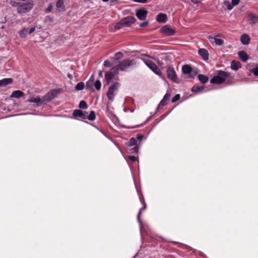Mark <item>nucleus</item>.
Segmentation results:
<instances>
[{"mask_svg":"<svg viewBox=\"0 0 258 258\" xmlns=\"http://www.w3.org/2000/svg\"><path fill=\"white\" fill-rule=\"evenodd\" d=\"M8 2L16 8L17 13L20 15L29 12L34 7L33 0H8Z\"/></svg>","mask_w":258,"mask_h":258,"instance_id":"obj_1","label":"nucleus"},{"mask_svg":"<svg viewBox=\"0 0 258 258\" xmlns=\"http://www.w3.org/2000/svg\"><path fill=\"white\" fill-rule=\"evenodd\" d=\"M231 78L232 77L229 73L224 71L219 70L217 71V75L214 76L210 81L212 84H221L225 82L227 78Z\"/></svg>","mask_w":258,"mask_h":258,"instance_id":"obj_2","label":"nucleus"},{"mask_svg":"<svg viewBox=\"0 0 258 258\" xmlns=\"http://www.w3.org/2000/svg\"><path fill=\"white\" fill-rule=\"evenodd\" d=\"M134 60L124 59L120 61L116 67V73H118V71H125L130 67L135 64Z\"/></svg>","mask_w":258,"mask_h":258,"instance_id":"obj_3","label":"nucleus"},{"mask_svg":"<svg viewBox=\"0 0 258 258\" xmlns=\"http://www.w3.org/2000/svg\"><path fill=\"white\" fill-rule=\"evenodd\" d=\"M120 84L117 82L113 83L108 89L107 96L110 101H113L115 96V92L117 91Z\"/></svg>","mask_w":258,"mask_h":258,"instance_id":"obj_4","label":"nucleus"},{"mask_svg":"<svg viewBox=\"0 0 258 258\" xmlns=\"http://www.w3.org/2000/svg\"><path fill=\"white\" fill-rule=\"evenodd\" d=\"M144 62L154 73L158 76H161L162 73L160 70L152 60L147 59L144 60Z\"/></svg>","mask_w":258,"mask_h":258,"instance_id":"obj_5","label":"nucleus"},{"mask_svg":"<svg viewBox=\"0 0 258 258\" xmlns=\"http://www.w3.org/2000/svg\"><path fill=\"white\" fill-rule=\"evenodd\" d=\"M58 91L56 90H52L44 95L42 99L44 100V103L49 102L53 99L58 94Z\"/></svg>","mask_w":258,"mask_h":258,"instance_id":"obj_6","label":"nucleus"},{"mask_svg":"<svg viewBox=\"0 0 258 258\" xmlns=\"http://www.w3.org/2000/svg\"><path fill=\"white\" fill-rule=\"evenodd\" d=\"M168 78L173 82L177 83V77L174 69L172 67H169L166 71Z\"/></svg>","mask_w":258,"mask_h":258,"instance_id":"obj_7","label":"nucleus"},{"mask_svg":"<svg viewBox=\"0 0 258 258\" xmlns=\"http://www.w3.org/2000/svg\"><path fill=\"white\" fill-rule=\"evenodd\" d=\"M161 32L166 36H172L175 33V30L168 25H165L162 27Z\"/></svg>","mask_w":258,"mask_h":258,"instance_id":"obj_8","label":"nucleus"},{"mask_svg":"<svg viewBox=\"0 0 258 258\" xmlns=\"http://www.w3.org/2000/svg\"><path fill=\"white\" fill-rule=\"evenodd\" d=\"M136 16L140 20H144L147 15V11L145 9H141L136 10Z\"/></svg>","mask_w":258,"mask_h":258,"instance_id":"obj_9","label":"nucleus"},{"mask_svg":"<svg viewBox=\"0 0 258 258\" xmlns=\"http://www.w3.org/2000/svg\"><path fill=\"white\" fill-rule=\"evenodd\" d=\"M136 19L132 16H128L121 20V24L124 26H130L131 24L134 23Z\"/></svg>","mask_w":258,"mask_h":258,"instance_id":"obj_10","label":"nucleus"},{"mask_svg":"<svg viewBox=\"0 0 258 258\" xmlns=\"http://www.w3.org/2000/svg\"><path fill=\"white\" fill-rule=\"evenodd\" d=\"M247 21L249 24H254L258 22V16L253 13H249L247 16Z\"/></svg>","mask_w":258,"mask_h":258,"instance_id":"obj_11","label":"nucleus"},{"mask_svg":"<svg viewBox=\"0 0 258 258\" xmlns=\"http://www.w3.org/2000/svg\"><path fill=\"white\" fill-rule=\"evenodd\" d=\"M73 114L76 117H79L82 119H86L87 117V112H83L79 109L75 110Z\"/></svg>","mask_w":258,"mask_h":258,"instance_id":"obj_12","label":"nucleus"},{"mask_svg":"<svg viewBox=\"0 0 258 258\" xmlns=\"http://www.w3.org/2000/svg\"><path fill=\"white\" fill-rule=\"evenodd\" d=\"M27 101L29 102H33V103H35L37 104V106H40L43 103H44V100H43L42 98H41L40 97H30L28 100Z\"/></svg>","mask_w":258,"mask_h":258,"instance_id":"obj_13","label":"nucleus"},{"mask_svg":"<svg viewBox=\"0 0 258 258\" xmlns=\"http://www.w3.org/2000/svg\"><path fill=\"white\" fill-rule=\"evenodd\" d=\"M250 41V38L248 35L243 34L241 36L240 41L243 45H248Z\"/></svg>","mask_w":258,"mask_h":258,"instance_id":"obj_14","label":"nucleus"},{"mask_svg":"<svg viewBox=\"0 0 258 258\" xmlns=\"http://www.w3.org/2000/svg\"><path fill=\"white\" fill-rule=\"evenodd\" d=\"M239 2L240 0H232V5L228 1H224V4L228 10H231L232 9L233 7L237 5Z\"/></svg>","mask_w":258,"mask_h":258,"instance_id":"obj_15","label":"nucleus"},{"mask_svg":"<svg viewBox=\"0 0 258 258\" xmlns=\"http://www.w3.org/2000/svg\"><path fill=\"white\" fill-rule=\"evenodd\" d=\"M115 74L113 72H107L105 74V78L106 80L107 84H109L112 79L114 77Z\"/></svg>","mask_w":258,"mask_h":258,"instance_id":"obj_16","label":"nucleus"},{"mask_svg":"<svg viewBox=\"0 0 258 258\" xmlns=\"http://www.w3.org/2000/svg\"><path fill=\"white\" fill-rule=\"evenodd\" d=\"M209 39L211 43L215 42L217 45H222L224 43L223 40L221 39L213 37L212 36H209Z\"/></svg>","mask_w":258,"mask_h":258,"instance_id":"obj_17","label":"nucleus"},{"mask_svg":"<svg viewBox=\"0 0 258 258\" xmlns=\"http://www.w3.org/2000/svg\"><path fill=\"white\" fill-rule=\"evenodd\" d=\"M199 53L204 60H207L208 59L209 54L206 49L204 48L200 49L199 50Z\"/></svg>","mask_w":258,"mask_h":258,"instance_id":"obj_18","label":"nucleus"},{"mask_svg":"<svg viewBox=\"0 0 258 258\" xmlns=\"http://www.w3.org/2000/svg\"><path fill=\"white\" fill-rule=\"evenodd\" d=\"M13 80L11 78H5L0 80V87H5L12 83Z\"/></svg>","mask_w":258,"mask_h":258,"instance_id":"obj_19","label":"nucleus"},{"mask_svg":"<svg viewBox=\"0 0 258 258\" xmlns=\"http://www.w3.org/2000/svg\"><path fill=\"white\" fill-rule=\"evenodd\" d=\"M167 19V16L163 13H160L157 16L156 20L158 22L161 23H164Z\"/></svg>","mask_w":258,"mask_h":258,"instance_id":"obj_20","label":"nucleus"},{"mask_svg":"<svg viewBox=\"0 0 258 258\" xmlns=\"http://www.w3.org/2000/svg\"><path fill=\"white\" fill-rule=\"evenodd\" d=\"M238 56L240 59L243 62H246L248 58V56L247 53L244 51H240L238 52Z\"/></svg>","mask_w":258,"mask_h":258,"instance_id":"obj_21","label":"nucleus"},{"mask_svg":"<svg viewBox=\"0 0 258 258\" xmlns=\"http://www.w3.org/2000/svg\"><path fill=\"white\" fill-rule=\"evenodd\" d=\"M56 6L59 11H64L65 9V7L64 5L63 0H58L56 4Z\"/></svg>","mask_w":258,"mask_h":258,"instance_id":"obj_22","label":"nucleus"},{"mask_svg":"<svg viewBox=\"0 0 258 258\" xmlns=\"http://www.w3.org/2000/svg\"><path fill=\"white\" fill-rule=\"evenodd\" d=\"M182 71L183 74H189L192 71V69L190 67V66L187 64H185L183 66L182 68Z\"/></svg>","mask_w":258,"mask_h":258,"instance_id":"obj_23","label":"nucleus"},{"mask_svg":"<svg viewBox=\"0 0 258 258\" xmlns=\"http://www.w3.org/2000/svg\"><path fill=\"white\" fill-rule=\"evenodd\" d=\"M232 70L237 71L241 68V64L239 62L236 61H232L231 64Z\"/></svg>","mask_w":258,"mask_h":258,"instance_id":"obj_24","label":"nucleus"},{"mask_svg":"<svg viewBox=\"0 0 258 258\" xmlns=\"http://www.w3.org/2000/svg\"><path fill=\"white\" fill-rule=\"evenodd\" d=\"M24 95V93L19 90L14 91L11 95V97L19 98Z\"/></svg>","mask_w":258,"mask_h":258,"instance_id":"obj_25","label":"nucleus"},{"mask_svg":"<svg viewBox=\"0 0 258 258\" xmlns=\"http://www.w3.org/2000/svg\"><path fill=\"white\" fill-rule=\"evenodd\" d=\"M198 79L200 82L203 84H205L208 81V77L205 75L199 74L198 75Z\"/></svg>","mask_w":258,"mask_h":258,"instance_id":"obj_26","label":"nucleus"},{"mask_svg":"<svg viewBox=\"0 0 258 258\" xmlns=\"http://www.w3.org/2000/svg\"><path fill=\"white\" fill-rule=\"evenodd\" d=\"M204 89V87L199 86H194L191 88V91L192 92H198L202 91Z\"/></svg>","mask_w":258,"mask_h":258,"instance_id":"obj_27","label":"nucleus"},{"mask_svg":"<svg viewBox=\"0 0 258 258\" xmlns=\"http://www.w3.org/2000/svg\"><path fill=\"white\" fill-rule=\"evenodd\" d=\"M96 115L95 112L94 111H91L89 114V115L87 114V118L89 120L93 121L95 119Z\"/></svg>","mask_w":258,"mask_h":258,"instance_id":"obj_28","label":"nucleus"},{"mask_svg":"<svg viewBox=\"0 0 258 258\" xmlns=\"http://www.w3.org/2000/svg\"><path fill=\"white\" fill-rule=\"evenodd\" d=\"M28 33V28H25L21 31L19 33V35L21 37H25Z\"/></svg>","mask_w":258,"mask_h":258,"instance_id":"obj_29","label":"nucleus"},{"mask_svg":"<svg viewBox=\"0 0 258 258\" xmlns=\"http://www.w3.org/2000/svg\"><path fill=\"white\" fill-rule=\"evenodd\" d=\"M84 83L83 82H80L76 85L75 88L77 90H82L84 88Z\"/></svg>","mask_w":258,"mask_h":258,"instance_id":"obj_30","label":"nucleus"},{"mask_svg":"<svg viewBox=\"0 0 258 258\" xmlns=\"http://www.w3.org/2000/svg\"><path fill=\"white\" fill-rule=\"evenodd\" d=\"M253 66H254V67L250 70V71L252 72L254 75L258 76V64H254Z\"/></svg>","mask_w":258,"mask_h":258,"instance_id":"obj_31","label":"nucleus"},{"mask_svg":"<svg viewBox=\"0 0 258 258\" xmlns=\"http://www.w3.org/2000/svg\"><path fill=\"white\" fill-rule=\"evenodd\" d=\"M94 86V83L92 80H89L86 85V88L87 89H91L93 88V86Z\"/></svg>","mask_w":258,"mask_h":258,"instance_id":"obj_32","label":"nucleus"},{"mask_svg":"<svg viewBox=\"0 0 258 258\" xmlns=\"http://www.w3.org/2000/svg\"><path fill=\"white\" fill-rule=\"evenodd\" d=\"M88 106L86 103V102L82 100L79 103V107L81 109H86L87 108Z\"/></svg>","mask_w":258,"mask_h":258,"instance_id":"obj_33","label":"nucleus"},{"mask_svg":"<svg viewBox=\"0 0 258 258\" xmlns=\"http://www.w3.org/2000/svg\"><path fill=\"white\" fill-rule=\"evenodd\" d=\"M94 85L95 86L96 89L97 90H100L101 87V83L99 80H97L95 83H94Z\"/></svg>","mask_w":258,"mask_h":258,"instance_id":"obj_34","label":"nucleus"},{"mask_svg":"<svg viewBox=\"0 0 258 258\" xmlns=\"http://www.w3.org/2000/svg\"><path fill=\"white\" fill-rule=\"evenodd\" d=\"M123 26H124L123 25V24H121V20L120 21L119 23H117L115 25L114 28H115V29L118 30V29H120Z\"/></svg>","mask_w":258,"mask_h":258,"instance_id":"obj_35","label":"nucleus"},{"mask_svg":"<svg viewBox=\"0 0 258 258\" xmlns=\"http://www.w3.org/2000/svg\"><path fill=\"white\" fill-rule=\"evenodd\" d=\"M180 95L176 94L172 99V102L174 103L177 101H178L180 99Z\"/></svg>","mask_w":258,"mask_h":258,"instance_id":"obj_36","label":"nucleus"},{"mask_svg":"<svg viewBox=\"0 0 258 258\" xmlns=\"http://www.w3.org/2000/svg\"><path fill=\"white\" fill-rule=\"evenodd\" d=\"M166 101L165 100H164L163 99L160 101L159 105H158V108H160L161 107H162V106H165L166 104Z\"/></svg>","mask_w":258,"mask_h":258,"instance_id":"obj_37","label":"nucleus"},{"mask_svg":"<svg viewBox=\"0 0 258 258\" xmlns=\"http://www.w3.org/2000/svg\"><path fill=\"white\" fill-rule=\"evenodd\" d=\"M170 96H171V94L170 93H167L164 95V96L163 99L167 102V100L170 98Z\"/></svg>","mask_w":258,"mask_h":258,"instance_id":"obj_38","label":"nucleus"},{"mask_svg":"<svg viewBox=\"0 0 258 258\" xmlns=\"http://www.w3.org/2000/svg\"><path fill=\"white\" fill-rule=\"evenodd\" d=\"M115 56L117 59H119L122 57L123 54L121 52H119L115 53Z\"/></svg>","mask_w":258,"mask_h":258,"instance_id":"obj_39","label":"nucleus"},{"mask_svg":"<svg viewBox=\"0 0 258 258\" xmlns=\"http://www.w3.org/2000/svg\"><path fill=\"white\" fill-rule=\"evenodd\" d=\"M104 66L105 67H108L111 66V63L108 60H105L104 62Z\"/></svg>","mask_w":258,"mask_h":258,"instance_id":"obj_40","label":"nucleus"},{"mask_svg":"<svg viewBox=\"0 0 258 258\" xmlns=\"http://www.w3.org/2000/svg\"><path fill=\"white\" fill-rule=\"evenodd\" d=\"M130 145L131 146H133V145H135L136 144V141L135 139H134V138H132L131 140H130Z\"/></svg>","mask_w":258,"mask_h":258,"instance_id":"obj_41","label":"nucleus"},{"mask_svg":"<svg viewBox=\"0 0 258 258\" xmlns=\"http://www.w3.org/2000/svg\"><path fill=\"white\" fill-rule=\"evenodd\" d=\"M148 24V22H144L143 23H142L140 24V26L141 27H145L146 26H147Z\"/></svg>","mask_w":258,"mask_h":258,"instance_id":"obj_42","label":"nucleus"},{"mask_svg":"<svg viewBox=\"0 0 258 258\" xmlns=\"http://www.w3.org/2000/svg\"><path fill=\"white\" fill-rule=\"evenodd\" d=\"M128 158L132 162H135L136 161V157L134 156H130Z\"/></svg>","mask_w":258,"mask_h":258,"instance_id":"obj_43","label":"nucleus"},{"mask_svg":"<svg viewBox=\"0 0 258 258\" xmlns=\"http://www.w3.org/2000/svg\"><path fill=\"white\" fill-rule=\"evenodd\" d=\"M134 2L140 3H146L147 0H133Z\"/></svg>","mask_w":258,"mask_h":258,"instance_id":"obj_44","label":"nucleus"},{"mask_svg":"<svg viewBox=\"0 0 258 258\" xmlns=\"http://www.w3.org/2000/svg\"><path fill=\"white\" fill-rule=\"evenodd\" d=\"M35 29L34 27L31 28V29H28V33L29 34H31L33 33L35 31Z\"/></svg>","mask_w":258,"mask_h":258,"instance_id":"obj_45","label":"nucleus"},{"mask_svg":"<svg viewBox=\"0 0 258 258\" xmlns=\"http://www.w3.org/2000/svg\"><path fill=\"white\" fill-rule=\"evenodd\" d=\"M202 0H191V1L195 3V4H198L200 3Z\"/></svg>","mask_w":258,"mask_h":258,"instance_id":"obj_46","label":"nucleus"},{"mask_svg":"<svg viewBox=\"0 0 258 258\" xmlns=\"http://www.w3.org/2000/svg\"><path fill=\"white\" fill-rule=\"evenodd\" d=\"M52 9V6L51 5H50L47 8V11L50 12L51 11Z\"/></svg>","mask_w":258,"mask_h":258,"instance_id":"obj_47","label":"nucleus"},{"mask_svg":"<svg viewBox=\"0 0 258 258\" xmlns=\"http://www.w3.org/2000/svg\"><path fill=\"white\" fill-rule=\"evenodd\" d=\"M99 76L101 78L103 77V71H100L99 72Z\"/></svg>","mask_w":258,"mask_h":258,"instance_id":"obj_48","label":"nucleus"},{"mask_svg":"<svg viewBox=\"0 0 258 258\" xmlns=\"http://www.w3.org/2000/svg\"><path fill=\"white\" fill-rule=\"evenodd\" d=\"M118 0H111L110 3L112 4L113 5L115 4V3H116L118 2Z\"/></svg>","mask_w":258,"mask_h":258,"instance_id":"obj_49","label":"nucleus"},{"mask_svg":"<svg viewBox=\"0 0 258 258\" xmlns=\"http://www.w3.org/2000/svg\"><path fill=\"white\" fill-rule=\"evenodd\" d=\"M144 136L142 135L138 136L137 139L139 140H142Z\"/></svg>","mask_w":258,"mask_h":258,"instance_id":"obj_50","label":"nucleus"},{"mask_svg":"<svg viewBox=\"0 0 258 258\" xmlns=\"http://www.w3.org/2000/svg\"><path fill=\"white\" fill-rule=\"evenodd\" d=\"M141 210H142V209H141V210H140V211H139V214H138V220H139V221H140V215H141Z\"/></svg>","mask_w":258,"mask_h":258,"instance_id":"obj_51","label":"nucleus"},{"mask_svg":"<svg viewBox=\"0 0 258 258\" xmlns=\"http://www.w3.org/2000/svg\"><path fill=\"white\" fill-rule=\"evenodd\" d=\"M89 80H92L93 83H94V75H92Z\"/></svg>","mask_w":258,"mask_h":258,"instance_id":"obj_52","label":"nucleus"},{"mask_svg":"<svg viewBox=\"0 0 258 258\" xmlns=\"http://www.w3.org/2000/svg\"><path fill=\"white\" fill-rule=\"evenodd\" d=\"M68 77L70 79H73V76L71 74H68Z\"/></svg>","mask_w":258,"mask_h":258,"instance_id":"obj_53","label":"nucleus"},{"mask_svg":"<svg viewBox=\"0 0 258 258\" xmlns=\"http://www.w3.org/2000/svg\"><path fill=\"white\" fill-rule=\"evenodd\" d=\"M113 73L115 74V76L118 74V73H116V69H115V70L114 72H113Z\"/></svg>","mask_w":258,"mask_h":258,"instance_id":"obj_54","label":"nucleus"},{"mask_svg":"<svg viewBox=\"0 0 258 258\" xmlns=\"http://www.w3.org/2000/svg\"><path fill=\"white\" fill-rule=\"evenodd\" d=\"M102 1L104 2H107L109 1V0H102Z\"/></svg>","mask_w":258,"mask_h":258,"instance_id":"obj_55","label":"nucleus"},{"mask_svg":"<svg viewBox=\"0 0 258 258\" xmlns=\"http://www.w3.org/2000/svg\"><path fill=\"white\" fill-rule=\"evenodd\" d=\"M146 208V205L144 206L143 209H145Z\"/></svg>","mask_w":258,"mask_h":258,"instance_id":"obj_56","label":"nucleus"},{"mask_svg":"<svg viewBox=\"0 0 258 258\" xmlns=\"http://www.w3.org/2000/svg\"><path fill=\"white\" fill-rule=\"evenodd\" d=\"M136 149V147H135L134 148V149H135V150Z\"/></svg>","mask_w":258,"mask_h":258,"instance_id":"obj_57","label":"nucleus"}]
</instances>
